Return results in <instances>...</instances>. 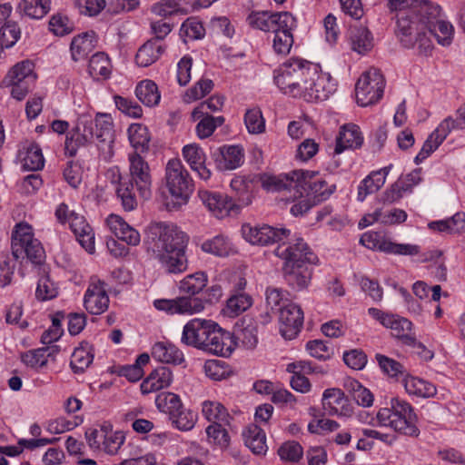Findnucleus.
<instances>
[{"instance_id":"nucleus-50","label":"nucleus","mask_w":465,"mask_h":465,"mask_svg":"<svg viewBox=\"0 0 465 465\" xmlns=\"http://www.w3.org/2000/svg\"><path fill=\"white\" fill-rule=\"evenodd\" d=\"M222 160L220 167L224 170H234L243 163L242 148L237 145L224 146L221 149Z\"/></svg>"},{"instance_id":"nucleus-9","label":"nucleus","mask_w":465,"mask_h":465,"mask_svg":"<svg viewBox=\"0 0 465 465\" xmlns=\"http://www.w3.org/2000/svg\"><path fill=\"white\" fill-rule=\"evenodd\" d=\"M385 79L377 69H370L361 74L355 84V100L360 106H369L378 103L383 96Z\"/></svg>"},{"instance_id":"nucleus-8","label":"nucleus","mask_w":465,"mask_h":465,"mask_svg":"<svg viewBox=\"0 0 465 465\" xmlns=\"http://www.w3.org/2000/svg\"><path fill=\"white\" fill-rule=\"evenodd\" d=\"M165 183L178 205L185 204L193 192V182L179 159L168 161L165 168Z\"/></svg>"},{"instance_id":"nucleus-60","label":"nucleus","mask_w":465,"mask_h":465,"mask_svg":"<svg viewBox=\"0 0 465 465\" xmlns=\"http://www.w3.org/2000/svg\"><path fill=\"white\" fill-rule=\"evenodd\" d=\"M431 35H433L438 43L442 45H449L453 37V26L443 20H437L430 25Z\"/></svg>"},{"instance_id":"nucleus-34","label":"nucleus","mask_w":465,"mask_h":465,"mask_svg":"<svg viewBox=\"0 0 465 465\" xmlns=\"http://www.w3.org/2000/svg\"><path fill=\"white\" fill-rule=\"evenodd\" d=\"M244 444L254 454H265L267 450L266 435L256 424H249L242 431Z\"/></svg>"},{"instance_id":"nucleus-33","label":"nucleus","mask_w":465,"mask_h":465,"mask_svg":"<svg viewBox=\"0 0 465 465\" xmlns=\"http://www.w3.org/2000/svg\"><path fill=\"white\" fill-rule=\"evenodd\" d=\"M112 63L109 56L104 52L93 54L88 64V73L95 81L109 79L112 74Z\"/></svg>"},{"instance_id":"nucleus-12","label":"nucleus","mask_w":465,"mask_h":465,"mask_svg":"<svg viewBox=\"0 0 465 465\" xmlns=\"http://www.w3.org/2000/svg\"><path fill=\"white\" fill-rule=\"evenodd\" d=\"M389 6L392 11L410 10L416 21L424 22L429 27L440 14V5H434L429 0H390Z\"/></svg>"},{"instance_id":"nucleus-36","label":"nucleus","mask_w":465,"mask_h":465,"mask_svg":"<svg viewBox=\"0 0 465 465\" xmlns=\"http://www.w3.org/2000/svg\"><path fill=\"white\" fill-rule=\"evenodd\" d=\"M391 166L372 172L368 175L358 187V199L363 201L370 194L377 192L383 186Z\"/></svg>"},{"instance_id":"nucleus-42","label":"nucleus","mask_w":465,"mask_h":465,"mask_svg":"<svg viewBox=\"0 0 465 465\" xmlns=\"http://www.w3.org/2000/svg\"><path fill=\"white\" fill-rule=\"evenodd\" d=\"M34 64L28 60L15 64L3 80L5 86L14 84H27L26 80L32 77Z\"/></svg>"},{"instance_id":"nucleus-31","label":"nucleus","mask_w":465,"mask_h":465,"mask_svg":"<svg viewBox=\"0 0 465 465\" xmlns=\"http://www.w3.org/2000/svg\"><path fill=\"white\" fill-rule=\"evenodd\" d=\"M97 40L94 31L84 32L74 36L70 45L72 59L74 62L83 61L95 48Z\"/></svg>"},{"instance_id":"nucleus-35","label":"nucleus","mask_w":465,"mask_h":465,"mask_svg":"<svg viewBox=\"0 0 465 465\" xmlns=\"http://www.w3.org/2000/svg\"><path fill=\"white\" fill-rule=\"evenodd\" d=\"M164 50V45L159 41L149 40L138 49L135 63L138 66L147 67L155 63Z\"/></svg>"},{"instance_id":"nucleus-62","label":"nucleus","mask_w":465,"mask_h":465,"mask_svg":"<svg viewBox=\"0 0 465 465\" xmlns=\"http://www.w3.org/2000/svg\"><path fill=\"white\" fill-rule=\"evenodd\" d=\"M21 31L14 22H5L0 29V46L9 48L20 38Z\"/></svg>"},{"instance_id":"nucleus-37","label":"nucleus","mask_w":465,"mask_h":465,"mask_svg":"<svg viewBox=\"0 0 465 465\" xmlns=\"http://www.w3.org/2000/svg\"><path fill=\"white\" fill-rule=\"evenodd\" d=\"M283 272L288 284L297 290L307 287L312 277V271L308 265H283Z\"/></svg>"},{"instance_id":"nucleus-56","label":"nucleus","mask_w":465,"mask_h":465,"mask_svg":"<svg viewBox=\"0 0 465 465\" xmlns=\"http://www.w3.org/2000/svg\"><path fill=\"white\" fill-rule=\"evenodd\" d=\"M48 348L30 350L21 355L22 362L32 369H40L48 362Z\"/></svg>"},{"instance_id":"nucleus-3","label":"nucleus","mask_w":465,"mask_h":465,"mask_svg":"<svg viewBox=\"0 0 465 465\" xmlns=\"http://www.w3.org/2000/svg\"><path fill=\"white\" fill-rule=\"evenodd\" d=\"M128 179L122 177L117 166L110 168L107 176L111 183L115 185V193L123 208L130 212L137 207L136 193L143 199L151 197L153 177L149 163L139 153H130L128 154Z\"/></svg>"},{"instance_id":"nucleus-53","label":"nucleus","mask_w":465,"mask_h":465,"mask_svg":"<svg viewBox=\"0 0 465 465\" xmlns=\"http://www.w3.org/2000/svg\"><path fill=\"white\" fill-rule=\"evenodd\" d=\"M429 227L439 232L460 233L465 231V213H457L448 220L431 222Z\"/></svg>"},{"instance_id":"nucleus-16","label":"nucleus","mask_w":465,"mask_h":465,"mask_svg":"<svg viewBox=\"0 0 465 465\" xmlns=\"http://www.w3.org/2000/svg\"><path fill=\"white\" fill-rule=\"evenodd\" d=\"M280 332L285 340H292L300 333L304 321L302 308L294 302H287L279 311Z\"/></svg>"},{"instance_id":"nucleus-13","label":"nucleus","mask_w":465,"mask_h":465,"mask_svg":"<svg viewBox=\"0 0 465 465\" xmlns=\"http://www.w3.org/2000/svg\"><path fill=\"white\" fill-rule=\"evenodd\" d=\"M215 322L201 318L190 320L183 328L181 342L200 351H203Z\"/></svg>"},{"instance_id":"nucleus-59","label":"nucleus","mask_w":465,"mask_h":465,"mask_svg":"<svg viewBox=\"0 0 465 465\" xmlns=\"http://www.w3.org/2000/svg\"><path fill=\"white\" fill-rule=\"evenodd\" d=\"M203 370L207 377L221 381L227 378L231 372L229 365L221 360H208L203 365Z\"/></svg>"},{"instance_id":"nucleus-63","label":"nucleus","mask_w":465,"mask_h":465,"mask_svg":"<svg viewBox=\"0 0 465 465\" xmlns=\"http://www.w3.org/2000/svg\"><path fill=\"white\" fill-rule=\"evenodd\" d=\"M58 294V288L48 275H45L38 280L35 290V297L39 301H48L55 298Z\"/></svg>"},{"instance_id":"nucleus-32","label":"nucleus","mask_w":465,"mask_h":465,"mask_svg":"<svg viewBox=\"0 0 465 465\" xmlns=\"http://www.w3.org/2000/svg\"><path fill=\"white\" fill-rule=\"evenodd\" d=\"M153 359L158 361L180 365L184 361L183 352L169 341H157L151 350Z\"/></svg>"},{"instance_id":"nucleus-57","label":"nucleus","mask_w":465,"mask_h":465,"mask_svg":"<svg viewBox=\"0 0 465 465\" xmlns=\"http://www.w3.org/2000/svg\"><path fill=\"white\" fill-rule=\"evenodd\" d=\"M224 104V97L223 95L214 94L207 101L201 103L192 112V118L196 121L210 112H217L222 110Z\"/></svg>"},{"instance_id":"nucleus-61","label":"nucleus","mask_w":465,"mask_h":465,"mask_svg":"<svg viewBox=\"0 0 465 465\" xmlns=\"http://www.w3.org/2000/svg\"><path fill=\"white\" fill-rule=\"evenodd\" d=\"M84 420L80 416H74L72 419L58 417L48 423V430L54 434H61L74 430L83 423Z\"/></svg>"},{"instance_id":"nucleus-11","label":"nucleus","mask_w":465,"mask_h":465,"mask_svg":"<svg viewBox=\"0 0 465 465\" xmlns=\"http://www.w3.org/2000/svg\"><path fill=\"white\" fill-rule=\"evenodd\" d=\"M85 438L91 449L103 450L110 455L118 452L125 439L124 432L114 430L109 422H104L95 428L87 430Z\"/></svg>"},{"instance_id":"nucleus-55","label":"nucleus","mask_w":465,"mask_h":465,"mask_svg":"<svg viewBox=\"0 0 465 465\" xmlns=\"http://www.w3.org/2000/svg\"><path fill=\"white\" fill-rule=\"evenodd\" d=\"M200 122L195 127L196 134L200 139H205L211 136L217 127L223 124L225 119L223 116H212L204 114L200 118Z\"/></svg>"},{"instance_id":"nucleus-4","label":"nucleus","mask_w":465,"mask_h":465,"mask_svg":"<svg viewBox=\"0 0 465 465\" xmlns=\"http://www.w3.org/2000/svg\"><path fill=\"white\" fill-rule=\"evenodd\" d=\"M114 122L110 114H97L94 119L82 116L70 136H66L65 150L74 155L78 147L95 143L100 157L110 162L114 154Z\"/></svg>"},{"instance_id":"nucleus-22","label":"nucleus","mask_w":465,"mask_h":465,"mask_svg":"<svg viewBox=\"0 0 465 465\" xmlns=\"http://www.w3.org/2000/svg\"><path fill=\"white\" fill-rule=\"evenodd\" d=\"M256 177L253 175L235 176L231 180L230 187L234 193L238 213L250 205L255 195Z\"/></svg>"},{"instance_id":"nucleus-46","label":"nucleus","mask_w":465,"mask_h":465,"mask_svg":"<svg viewBox=\"0 0 465 465\" xmlns=\"http://www.w3.org/2000/svg\"><path fill=\"white\" fill-rule=\"evenodd\" d=\"M94 361V354L92 347L86 343L74 349L71 356L70 366L74 373H81Z\"/></svg>"},{"instance_id":"nucleus-6","label":"nucleus","mask_w":465,"mask_h":465,"mask_svg":"<svg viewBox=\"0 0 465 465\" xmlns=\"http://www.w3.org/2000/svg\"><path fill=\"white\" fill-rule=\"evenodd\" d=\"M377 420L380 425L389 426L405 435L417 436L419 432L415 425L416 415L411 406L399 398H392L389 407L378 411Z\"/></svg>"},{"instance_id":"nucleus-58","label":"nucleus","mask_w":465,"mask_h":465,"mask_svg":"<svg viewBox=\"0 0 465 465\" xmlns=\"http://www.w3.org/2000/svg\"><path fill=\"white\" fill-rule=\"evenodd\" d=\"M213 88V82L207 78H202L195 83V84L189 88L184 95L183 100L185 103H192L196 100L202 99L208 94Z\"/></svg>"},{"instance_id":"nucleus-15","label":"nucleus","mask_w":465,"mask_h":465,"mask_svg":"<svg viewBox=\"0 0 465 465\" xmlns=\"http://www.w3.org/2000/svg\"><path fill=\"white\" fill-rule=\"evenodd\" d=\"M275 254L284 260V265H308L317 262V256L311 251L302 239L295 243L286 245L284 242L275 249Z\"/></svg>"},{"instance_id":"nucleus-39","label":"nucleus","mask_w":465,"mask_h":465,"mask_svg":"<svg viewBox=\"0 0 465 465\" xmlns=\"http://www.w3.org/2000/svg\"><path fill=\"white\" fill-rule=\"evenodd\" d=\"M135 95L145 106H155L161 100L157 84L149 79L139 82L135 87Z\"/></svg>"},{"instance_id":"nucleus-51","label":"nucleus","mask_w":465,"mask_h":465,"mask_svg":"<svg viewBox=\"0 0 465 465\" xmlns=\"http://www.w3.org/2000/svg\"><path fill=\"white\" fill-rule=\"evenodd\" d=\"M229 424L221 422L211 423L207 426L205 431L208 442L220 449H226L230 444V436L226 430V426Z\"/></svg>"},{"instance_id":"nucleus-26","label":"nucleus","mask_w":465,"mask_h":465,"mask_svg":"<svg viewBox=\"0 0 465 465\" xmlns=\"http://www.w3.org/2000/svg\"><path fill=\"white\" fill-rule=\"evenodd\" d=\"M407 219V213L401 209H391L383 211L377 209L371 213L365 214L359 222L360 228H365L375 222H380L385 225H394L402 223Z\"/></svg>"},{"instance_id":"nucleus-1","label":"nucleus","mask_w":465,"mask_h":465,"mask_svg":"<svg viewBox=\"0 0 465 465\" xmlns=\"http://www.w3.org/2000/svg\"><path fill=\"white\" fill-rule=\"evenodd\" d=\"M273 80L280 91L309 103L327 100L334 91L329 75L318 64L292 57L273 71Z\"/></svg>"},{"instance_id":"nucleus-24","label":"nucleus","mask_w":465,"mask_h":465,"mask_svg":"<svg viewBox=\"0 0 465 465\" xmlns=\"http://www.w3.org/2000/svg\"><path fill=\"white\" fill-rule=\"evenodd\" d=\"M182 153L191 169L194 171L201 179L208 180L211 177V171L205 165L206 154L199 144L190 143L184 145Z\"/></svg>"},{"instance_id":"nucleus-21","label":"nucleus","mask_w":465,"mask_h":465,"mask_svg":"<svg viewBox=\"0 0 465 465\" xmlns=\"http://www.w3.org/2000/svg\"><path fill=\"white\" fill-rule=\"evenodd\" d=\"M282 17L280 25L272 32V49L277 54L287 55L294 42L292 32L296 27V19L292 14Z\"/></svg>"},{"instance_id":"nucleus-28","label":"nucleus","mask_w":465,"mask_h":465,"mask_svg":"<svg viewBox=\"0 0 465 465\" xmlns=\"http://www.w3.org/2000/svg\"><path fill=\"white\" fill-rule=\"evenodd\" d=\"M22 166L25 170L37 171L45 165V158L39 145L34 142H25L21 144L18 154Z\"/></svg>"},{"instance_id":"nucleus-47","label":"nucleus","mask_w":465,"mask_h":465,"mask_svg":"<svg viewBox=\"0 0 465 465\" xmlns=\"http://www.w3.org/2000/svg\"><path fill=\"white\" fill-rule=\"evenodd\" d=\"M128 139L134 152H144L148 149L150 135L147 127L142 124H132L128 130Z\"/></svg>"},{"instance_id":"nucleus-54","label":"nucleus","mask_w":465,"mask_h":465,"mask_svg":"<svg viewBox=\"0 0 465 465\" xmlns=\"http://www.w3.org/2000/svg\"><path fill=\"white\" fill-rule=\"evenodd\" d=\"M243 120L250 134H260L265 132V119L259 107L247 109Z\"/></svg>"},{"instance_id":"nucleus-25","label":"nucleus","mask_w":465,"mask_h":465,"mask_svg":"<svg viewBox=\"0 0 465 465\" xmlns=\"http://www.w3.org/2000/svg\"><path fill=\"white\" fill-rule=\"evenodd\" d=\"M68 225L81 246L88 253H94L95 252L94 232L85 218L77 214Z\"/></svg>"},{"instance_id":"nucleus-45","label":"nucleus","mask_w":465,"mask_h":465,"mask_svg":"<svg viewBox=\"0 0 465 465\" xmlns=\"http://www.w3.org/2000/svg\"><path fill=\"white\" fill-rule=\"evenodd\" d=\"M252 305V298L249 294L238 292L227 300L223 312L227 316L234 318L247 311Z\"/></svg>"},{"instance_id":"nucleus-64","label":"nucleus","mask_w":465,"mask_h":465,"mask_svg":"<svg viewBox=\"0 0 465 465\" xmlns=\"http://www.w3.org/2000/svg\"><path fill=\"white\" fill-rule=\"evenodd\" d=\"M114 102L116 108L132 118H141L143 115L142 107L134 100L121 95H114Z\"/></svg>"},{"instance_id":"nucleus-43","label":"nucleus","mask_w":465,"mask_h":465,"mask_svg":"<svg viewBox=\"0 0 465 465\" xmlns=\"http://www.w3.org/2000/svg\"><path fill=\"white\" fill-rule=\"evenodd\" d=\"M18 8L29 18L42 19L51 10V0H22Z\"/></svg>"},{"instance_id":"nucleus-48","label":"nucleus","mask_w":465,"mask_h":465,"mask_svg":"<svg viewBox=\"0 0 465 465\" xmlns=\"http://www.w3.org/2000/svg\"><path fill=\"white\" fill-rule=\"evenodd\" d=\"M403 385L409 394L420 397H433L437 392L434 385L413 376H406Z\"/></svg>"},{"instance_id":"nucleus-49","label":"nucleus","mask_w":465,"mask_h":465,"mask_svg":"<svg viewBox=\"0 0 465 465\" xmlns=\"http://www.w3.org/2000/svg\"><path fill=\"white\" fill-rule=\"evenodd\" d=\"M202 250L219 257L228 256L232 252V245L230 240L223 235H216L202 243Z\"/></svg>"},{"instance_id":"nucleus-44","label":"nucleus","mask_w":465,"mask_h":465,"mask_svg":"<svg viewBox=\"0 0 465 465\" xmlns=\"http://www.w3.org/2000/svg\"><path fill=\"white\" fill-rule=\"evenodd\" d=\"M207 282V275L203 272H197L185 276L179 282V290L183 293L194 296L206 287Z\"/></svg>"},{"instance_id":"nucleus-5","label":"nucleus","mask_w":465,"mask_h":465,"mask_svg":"<svg viewBox=\"0 0 465 465\" xmlns=\"http://www.w3.org/2000/svg\"><path fill=\"white\" fill-rule=\"evenodd\" d=\"M396 32L405 47L416 49L420 55L430 54L433 48L431 30L424 22H418L406 12H401L398 15Z\"/></svg>"},{"instance_id":"nucleus-41","label":"nucleus","mask_w":465,"mask_h":465,"mask_svg":"<svg viewBox=\"0 0 465 465\" xmlns=\"http://www.w3.org/2000/svg\"><path fill=\"white\" fill-rule=\"evenodd\" d=\"M291 174L284 178L268 173L255 174L256 183H260L262 187L267 192H280L287 188L294 189V182L291 180Z\"/></svg>"},{"instance_id":"nucleus-17","label":"nucleus","mask_w":465,"mask_h":465,"mask_svg":"<svg viewBox=\"0 0 465 465\" xmlns=\"http://www.w3.org/2000/svg\"><path fill=\"white\" fill-rule=\"evenodd\" d=\"M198 196L207 210L216 218L223 219L232 213H238L232 197L218 192L199 190Z\"/></svg>"},{"instance_id":"nucleus-38","label":"nucleus","mask_w":465,"mask_h":465,"mask_svg":"<svg viewBox=\"0 0 465 465\" xmlns=\"http://www.w3.org/2000/svg\"><path fill=\"white\" fill-rule=\"evenodd\" d=\"M373 47V37L364 25L354 26L351 35V48L359 54L370 52Z\"/></svg>"},{"instance_id":"nucleus-2","label":"nucleus","mask_w":465,"mask_h":465,"mask_svg":"<svg viewBox=\"0 0 465 465\" xmlns=\"http://www.w3.org/2000/svg\"><path fill=\"white\" fill-rule=\"evenodd\" d=\"M146 233L145 242L165 272L180 274L187 271L189 238L185 232L172 223L153 222L148 225Z\"/></svg>"},{"instance_id":"nucleus-14","label":"nucleus","mask_w":465,"mask_h":465,"mask_svg":"<svg viewBox=\"0 0 465 465\" xmlns=\"http://www.w3.org/2000/svg\"><path fill=\"white\" fill-rule=\"evenodd\" d=\"M104 281L93 276L90 278L87 289L84 294L83 305L92 315H100L109 307V295Z\"/></svg>"},{"instance_id":"nucleus-10","label":"nucleus","mask_w":465,"mask_h":465,"mask_svg":"<svg viewBox=\"0 0 465 465\" xmlns=\"http://www.w3.org/2000/svg\"><path fill=\"white\" fill-rule=\"evenodd\" d=\"M316 173L312 171L294 170L292 172L291 180L294 182V190L301 197H309L313 203L318 204L327 200L332 193L327 183L322 179H316Z\"/></svg>"},{"instance_id":"nucleus-30","label":"nucleus","mask_w":465,"mask_h":465,"mask_svg":"<svg viewBox=\"0 0 465 465\" xmlns=\"http://www.w3.org/2000/svg\"><path fill=\"white\" fill-rule=\"evenodd\" d=\"M173 381V372L168 367L161 366L153 370L141 383L140 389L143 394L160 391L167 388Z\"/></svg>"},{"instance_id":"nucleus-52","label":"nucleus","mask_w":465,"mask_h":465,"mask_svg":"<svg viewBox=\"0 0 465 465\" xmlns=\"http://www.w3.org/2000/svg\"><path fill=\"white\" fill-rule=\"evenodd\" d=\"M155 405L161 412L168 414L169 417L181 411L183 406L180 397L169 391L159 393L155 398Z\"/></svg>"},{"instance_id":"nucleus-19","label":"nucleus","mask_w":465,"mask_h":465,"mask_svg":"<svg viewBox=\"0 0 465 465\" xmlns=\"http://www.w3.org/2000/svg\"><path fill=\"white\" fill-rule=\"evenodd\" d=\"M153 306L158 311L169 314H195L203 311L204 303L199 298L177 297L175 299H157Z\"/></svg>"},{"instance_id":"nucleus-29","label":"nucleus","mask_w":465,"mask_h":465,"mask_svg":"<svg viewBox=\"0 0 465 465\" xmlns=\"http://www.w3.org/2000/svg\"><path fill=\"white\" fill-rule=\"evenodd\" d=\"M289 12L270 13L267 11H253L247 16L248 25L263 32H273L280 25L283 15H289Z\"/></svg>"},{"instance_id":"nucleus-40","label":"nucleus","mask_w":465,"mask_h":465,"mask_svg":"<svg viewBox=\"0 0 465 465\" xmlns=\"http://www.w3.org/2000/svg\"><path fill=\"white\" fill-rule=\"evenodd\" d=\"M202 413L211 423H230L232 419L227 409L216 401H204L202 403Z\"/></svg>"},{"instance_id":"nucleus-18","label":"nucleus","mask_w":465,"mask_h":465,"mask_svg":"<svg viewBox=\"0 0 465 465\" xmlns=\"http://www.w3.org/2000/svg\"><path fill=\"white\" fill-rule=\"evenodd\" d=\"M242 233L243 238L252 244L268 245L287 239L291 232L286 229H277L265 224L262 226L243 224L242 226Z\"/></svg>"},{"instance_id":"nucleus-27","label":"nucleus","mask_w":465,"mask_h":465,"mask_svg":"<svg viewBox=\"0 0 465 465\" xmlns=\"http://www.w3.org/2000/svg\"><path fill=\"white\" fill-rule=\"evenodd\" d=\"M322 407L330 415L347 416L349 399L340 389H327L322 395Z\"/></svg>"},{"instance_id":"nucleus-7","label":"nucleus","mask_w":465,"mask_h":465,"mask_svg":"<svg viewBox=\"0 0 465 465\" xmlns=\"http://www.w3.org/2000/svg\"><path fill=\"white\" fill-rule=\"evenodd\" d=\"M12 253L14 257H26L34 265L41 266L45 259V252L41 242L35 238L33 228L27 223H18L12 233Z\"/></svg>"},{"instance_id":"nucleus-23","label":"nucleus","mask_w":465,"mask_h":465,"mask_svg":"<svg viewBox=\"0 0 465 465\" xmlns=\"http://www.w3.org/2000/svg\"><path fill=\"white\" fill-rule=\"evenodd\" d=\"M105 223L110 232L118 240L133 247L140 244V232L135 228L129 225L120 215L112 213L106 218Z\"/></svg>"},{"instance_id":"nucleus-20","label":"nucleus","mask_w":465,"mask_h":465,"mask_svg":"<svg viewBox=\"0 0 465 465\" xmlns=\"http://www.w3.org/2000/svg\"><path fill=\"white\" fill-rule=\"evenodd\" d=\"M237 346L235 336L215 323L203 351L221 357H230Z\"/></svg>"}]
</instances>
